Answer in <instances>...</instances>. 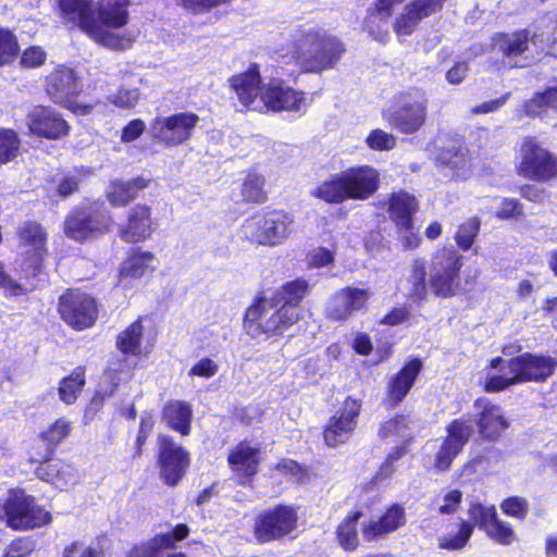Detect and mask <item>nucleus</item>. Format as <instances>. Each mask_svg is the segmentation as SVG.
<instances>
[{
	"instance_id": "obj_30",
	"label": "nucleus",
	"mask_w": 557,
	"mask_h": 557,
	"mask_svg": "<svg viewBox=\"0 0 557 557\" xmlns=\"http://www.w3.org/2000/svg\"><path fill=\"white\" fill-rule=\"evenodd\" d=\"M144 317H138L115 337V347L125 360H140L151 352L152 345L145 341Z\"/></svg>"
},
{
	"instance_id": "obj_54",
	"label": "nucleus",
	"mask_w": 557,
	"mask_h": 557,
	"mask_svg": "<svg viewBox=\"0 0 557 557\" xmlns=\"http://www.w3.org/2000/svg\"><path fill=\"white\" fill-rule=\"evenodd\" d=\"M444 164L451 171V178L455 180L466 178L471 166L469 156L461 151L450 153Z\"/></svg>"
},
{
	"instance_id": "obj_3",
	"label": "nucleus",
	"mask_w": 557,
	"mask_h": 557,
	"mask_svg": "<svg viewBox=\"0 0 557 557\" xmlns=\"http://www.w3.org/2000/svg\"><path fill=\"white\" fill-rule=\"evenodd\" d=\"M132 0H57L54 10L61 23L84 33L95 42L115 50L132 46L134 38L113 33L129 22Z\"/></svg>"
},
{
	"instance_id": "obj_44",
	"label": "nucleus",
	"mask_w": 557,
	"mask_h": 557,
	"mask_svg": "<svg viewBox=\"0 0 557 557\" xmlns=\"http://www.w3.org/2000/svg\"><path fill=\"white\" fill-rule=\"evenodd\" d=\"M409 430V414L398 412L380 423L377 436L382 441L396 440Z\"/></svg>"
},
{
	"instance_id": "obj_25",
	"label": "nucleus",
	"mask_w": 557,
	"mask_h": 557,
	"mask_svg": "<svg viewBox=\"0 0 557 557\" xmlns=\"http://www.w3.org/2000/svg\"><path fill=\"white\" fill-rule=\"evenodd\" d=\"M154 231L151 207L136 203L127 210L125 221L119 227V237L126 244L136 245L150 239Z\"/></svg>"
},
{
	"instance_id": "obj_38",
	"label": "nucleus",
	"mask_w": 557,
	"mask_h": 557,
	"mask_svg": "<svg viewBox=\"0 0 557 557\" xmlns=\"http://www.w3.org/2000/svg\"><path fill=\"white\" fill-rule=\"evenodd\" d=\"M362 516L361 509L354 508L347 512L336 527L335 539L344 552L351 553L359 547L358 521Z\"/></svg>"
},
{
	"instance_id": "obj_27",
	"label": "nucleus",
	"mask_w": 557,
	"mask_h": 557,
	"mask_svg": "<svg viewBox=\"0 0 557 557\" xmlns=\"http://www.w3.org/2000/svg\"><path fill=\"white\" fill-rule=\"evenodd\" d=\"M306 100L301 90H296L285 84L283 79L270 78L262 92V104L271 112L299 111Z\"/></svg>"
},
{
	"instance_id": "obj_60",
	"label": "nucleus",
	"mask_w": 557,
	"mask_h": 557,
	"mask_svg": "<svg viewBox=\"0 0 557 557\" xmlns=\"http://www.w3.org/2000/svg\"><path fill=\"white\" fill-rule=\"evenodd\" d=\"M219 366L210 358H201L188 371L190 377L198 376L209 379L218 373Z\"/></svg>"
},
{
	"instance_id": "obj_42",
	"label": "nucleus",
	"mask_w": 557,
	"mask_h": 557,
	"mask_svg": "<svg viewBox=\"0 0 557 557\" xmlns=\"http://www.w3.org/2000/svg\"><path fill=\"white\" fill-rule=\"evenodd\" d=\"M549 109L557 111V86L534 92L522 103V111L529 117L546 114Z\"/></svg>"
},
{
	"instance_id": "obj_52",
	"label": "nucleus",
	"mask_w": 557,
	"mask_h": 557,
	"mask_svg": "<svg viewBox=\"0 0 557 557\" xmlns=\"http://www.w3.org/2000/svg\"><path fill=\"white\" fill-rule=\"evenodd\" d=\"M338 292L345 299L351 312L359 311L366 308L367 302L370 298V292L367 288L346 286L344 288H341Z\"/></svg>"
},
{
	"instance_id": "obj_32",
	"label": "nucleus",
	"mask_w": 557,
	"mask_h": 557,
	"mask_svg": "<svg viewBox=\"0 0 557 557\" xmlns=\"http://www.w3.org/2000/svg\"><path fill=\"white\" fill-rule=\"evenodd\" d=\"M406 510L404 505L394 503L388 506L377 520L364 523L361 533L366 542L384 537L406 524Z\"/></svg>"
},
{
	"instance_id": "obj_11",
	"label": "nucleus",
	"mask_w": 557,
	"mask_h": 557,
	"mask_svg": "<svg viewBox=\"0 0 557 557\" xmlns=\"http://www.w3.org/2000/svg\"><path fill=\"white\" fill-rule=\"evenodd\" d=\"M294 222V216L282 209L257 211L243 222L242 233L251 244L274 247L290 236Z\"/></svg>"
},
{
	"instance_id": "obj_61",
	"label": "nucleus",
	"mask_w": 557,
	"mask_h": 557,
	"mask_svg": "<svg viewBox=\"0 0 557 557\" xmlns=\"http://www.w3.org/2000/svg\"><path fill=\"white\" fill-rule=\"evenodd\" d=\"M443 505L437 509L440 515H454L462 503V492L458 488L450 490L443 497Z\"/></svg>"
},
{
	"instance_id": "obj_50",
	"label": "nucleus",
	"mask_w": 557,
	"mask_h": 557,
	"mask_svg": "<svg viewBox=\"0 0 557 557\" xmlns=\"http://www.w3.org/2000/svg\"><path fill=\"white\" fill-rule=\"evenodd\" d=\"M367 146L374 151H388L396 147L397 139L381 128L372 129L366 138Z\"/></svg>"
},
{
	"instance_id": "obj_24",
	"label": "nucleus",
	"mask_w": 557,
	"mask_h": 557,
	"mask_svg": "<svg viewBox=\"0 0 557 557\" xmlns=\"http://www.w3.org/2000/svg\"><path fill=\"white\" fill-rule=\"evenodd\" d=\"M262 456L259 446L249 441L238 442L227 454V465L239 485H251L260 470Z\"/></svg>"
},
{
	"instance_id": "obj_15",
	"label": "nucleus",
	"mask_w": 557,
	"mask_h": 557,
	"mask_svg": "<svg viewBox=\"0 0 557 557\" xmlns=\"http://www.w3.org/2000/svg\"><path fill=\"white\" fill-rule=\"evenodd\" d=\"M57 311L69 327L82 332L96 325L100 305L92 295L81 288H66L58 299Z\"/></svg>"
},
{
	"instance_id": "obj_1",
	"label": "nucleus",
	"mask_w": 557,
	"mask_h": 557,
	"mask_svg": "<svg viewBox=\"0 0 557 557\" xmlns=\"http://www.w3.org/2000/svg\"><path fill=\"white\" fill-rule=\"evenodd\" d=\"M473 409L471 417L461 416L445 425V436L433 458L435 472L449 471L472 438L479 444L493 446L507 437L511 421L498 404L487 397H478L473 400Z\"/></svg>"
},
{
	"instance_id": "obj_34",
	"label": "nucleus",
	"mask_w": 557,
	"mask_h": 557,
	"mask_svg": "<svg viewBox=\"0 0 557 557\" xmlns=\"http://www.w3.org/2000/svg\"><path fill=\"white\" fill-rule=\"evenodd\" d=\"M161 421L164 425L178 433L181 436H188L191 432L193 407L182 399H170L161 409Z\"/></svg>"
},
{
	"instance_id": "obj_37",
	"label": "nucleus",
	"mask_w": 557,
	"mask_h": 557,
	"mask_svg": "<svg viewBox=\"0 0 557 557\" xmlns=\"http://www.w3.org/2000/svg\"><path fill=\"white\" fill-rule=\"evenodd\" d=\"M267 180L256 170H248L238 186L236 202L245 205H263L268 201Z\"/></svg>"
},
{
	"instance_id": "obj_6",
	"label": "nucleus",
	"mask_w": 557,
	"mask_h": 557,
	"mask_svg": "<svg viewBox=\"0 0 557 557\" xmlns=\"http://www.w3.org/2000/svg\"><path fill=\"white\" fill-rule=\"evenodd\" d=\"M502 366H505L508 372L487 375L482 383L483 392L496 394L519 384L544 383L555 373L557 359L546 354L524 351L507 360L496 356L487 363L491 370Z\"/></svg>"
},
{
	"instance_id": "obj_62",
	"label": "nucleus",
	"mask_w": 557,
	"mask_h": 557,
	"mask_svg": "<svg viewBox=\"0 0 557 557\" xmlns=\"http://www.w3.org/2000/svg\"><path fill=\"white\" fill-rule=\"evenodd\" d=\"M139 99L138 89H119L111 98V102L119 108L131 109Z\"/></svg>"
},
{
	"instance_id": "obj_21",
	"label": "nucleus",
	"mask_w": 557,
	"mask_h": 557,
	"mask_svg": "<svg viewBox=\"0 0 557 557\" xmlns=\"http://www.w3.org/2000/svg\"><path fill=\"white\" fill-rule=\"evenodd\" d=\"M199 116L194 112H180L166 117L157 116L151 121L152 137L166 147H175L187 141L193 134Z\"/></svg>"
},
{
	"instance_id": "obj_64",
	"label": "nucleus",
	"mask_w": 557,
	"mask_h": 557,
	"mask_svg": "<svg viewBox=\"0 0 557 557\" xmlns=\"http://www.w3.org/2000/svg\"><path fill=\"white\" fill-rule=\"evenodd\" d=\"M146 129L145 122L140 119L129 121L121 131V141L132 143L139 138Z\"/></svg>"
},
{
	"instance_id": "obj_8",
	"label": "nucleus",
	"mask_w": 557,
	"mask_h": 557,
	"mask_svg": "<svg viewBox=\"0 0 557 557\" xmlns=\"http://www.w3.org/2000/svg\"><path fill=\"white\" fill-rule=\"evenodd\" d=\"M380 187V174L371 165H352L331 174L319 183L310 195L327 205H341L347 200L364 201Z\"/></svg>"
},
{
	"instance_id": "obj_33",
	"label": "nucleus",
	"mask_w": 557,
	"mask_h": 557,
	"mask_svg": "<svg viewBox=\"0 0 557 557\" xmlns=\"http://www.w3.org/2000/svg\"><path fill=\"white\" fill-rule=\"evenodd\" d=\"M228 83L244 108L255 109V102L258 99L262 100L265 83H263L260 72H238L230 77Z\"/></svg>"
},
{
	"instance_id": "obj_20",
	"label": "nucleus",
	"mask_w": 557,
	"mask_h": 557,
	"mask_svg": "<svg viewBox=\"0 0 557 557\" xmlns=\"http://www.w3.org/2000/svg\"><path fill=\"white\" fill-rule=\"evenodd\" d=\"M15 234L18 245L26 249L27 268L34 275L41 273L49 256V235L46 227L36 220H26L17 226Z\"/></svg>"
},
{
	"instance_id": "obj_23",
	"label": "nucleus",
	"mask_w": 557,
	"mask_h": 557,
	"mask_svg": "<svg viewBox=\"0 0 557 557\" xmlns=\"http://www.w3.org/2000/svg\"><path fill=\"white\" fill-rule=\"evenodd\" d=\"M29 135L47 140H59L70 134L71 126L63 115L46 106H38L27 114Z\"/></svg>"
},
{
	"instance_id": "obj_36",
	"label": "nucleus",
	"mask_w": 557,
	"mask_h": 557,
	"mask_svg": "<svg viewBox=\"0 0 557 557\" xmlns=\"http://www.w3.org/2000/svg\"><path fill=\"white\" fill-rule=\"evenodd\" d=\"M150 180L137 176L128 181L113 180L109 184L107 200L114 208L126 207L137 198L138 193L149 186Z\"/></svg>"
},
{
	"instance_id": "obj_22",
	"label": "nucleus",
	"mask_w": 557,
	"mask_h": 557,
	"mask_svg": "<svg viewBox=\"0 0 557 557\" xmlns=\"http://www.w3.org/2000/svg\"><path fill=\"white\" fill-rule=\"evenodd\" d=\"M423 361L419 357H410L401 368L386 382L384 404L387 409L399 406L416 385L422 370Z\"/></svg>"
},
{
	"instance_id": "obj_49",
	"label": "nucleus",
	"mask_w": 557,
	"mask_h": 557,
	"mask_svg": "<svg viewBox=\"0 0 557 557\" xmlns=\"http://www.w3.org/2000/svg\"><path fill=\"white\" fill-rule=\"evenodd\" d=\"M175 4L190 14H206L211 10L230 4L233 0H174Z\"/></svg>"
},
{
	"instance_id": "obj_46",
	"label": "nucleus",
	"mask_w": 557,
	"mask_h": 557,
	"mask_svg": "<svg viewBox=\"0 0 557 557\" xmlns=\"http://www.w3.org/2000/svg\"><path fill=\"white\" fill-rule=\"evenodd\" d=\"M480 228L481 220L476 215L471 216L463 223L459 224L454 236L457 248L461 251H468L474 244Z\"/></svg>"
},
{
	"instance_id": "obj_18",
	"label": "nucleus",
	"mask_w": 557,
	"mask_h": 557,
	"mask_svg": "<svg viewBox=\"0 0 557 557\" xmlns=\"http://www.w3.org/2000/svg\"><path fill=\"white\" fill-rule=\"evenodd\" d=\"M46 92L55 104L76 115L91 113L99 103V100L83 99L76 72H51L46 77Z\"/></svg>"
},
{
	"instance_id": "obj_17",
	"label": "nucleus",
	"mask_w": 557,
	"mask_h": 557,
	"mask_svg": "<svg viewBox=\"0 0 557 557\" xmlns=\"http://www.w3.org/2000/svg\"><path fill=\"white\" fill-rule=\"evenodd\" d=\"M156 465L161 482L171 488L176 487L187 475L191 456L187 448L168 434L157 437Z\"/></svg>"
},
{
	"instance_id": "obj_4",
	"label": "nucleus",
	"mask_w": 557,
	"mask_h": 557,
	"mask_svg": "<svg viewBox=\"0 0 557 557\" xmlns=\"http://www.w3.org/2000/svg\"><path fill=\"white\" fill-rule=\"evenodd\" d=\"M406 0H374L367 9L363 29L380 41L389 35L387 25L395 7ZM448 0H408L393 20L392 27L397 37L411 36L423 20L440 14Z\"/></svg>"
},
{
	"instance_id": "obj_12",
	"label": "nucleus",
	"mask_w": 557,
	"mask_h": 557,
	"mask_svg": "<svg viewBox=\"0 0 557 557\" xmlns=\"http://www.w3.org/2000/svg\"><path fill=\"white\" fill-rule=\"evenodd\" d=\"M2 519L13 531H29L48 525L52 516L35 496L23 488H11L2 504Z\"/></svg>"
},
{
	"instance_id": "obj_2",
	"label": "nucleus",
	"mask_w": 557,
	"mask_h": 557,
	"mask_svg": "<svg viewBox=\"0 0 557 557\" xmlns=\"http://www.w3.org/2000/svg\"><path fill=\"white\" fill-rule=\"evenodd\" d=\"M311 292L304 277L283 283L271 295L259 290L243 314V331L251 338L283 337L301 319L300 305Z\"/></svg>"
},
{
	"instance_id": "obj_26",
	"label": "nucleus",
	"mask_w": 557,
	"mask_h": 557,
	"mask_svg": "<svg viewBox=\"0 0 557 557\" xmlns=\"http://www.w3.org/2000/svg\"><path fill=\"white\" fill-rule=\"evenodd\" d=\"M308 52L317 70L335 66L345 53L344 42L335 36L321 30H310L307 34Z\"/></svg>"
},
{
	"instance_id": "obj_14",
	"label": "nucleus",
	"mask_w": 557,
	"mask_h": 557,
	"mask_svg": "<svg viewBox=\"0 0 557 557\" xmlns=\"http://www.w3.org/2000/svg\"><path fill=\"white\" fill-rule=\"evenodd\" d=\"M113 219L107 211L87 206H74L64 216L62 232L77 244L99 239L111 232Z\"/></svg>"
},
{
	"instance_id": "obj_40",
	"label": "nucleus",
	"mask_w": 557,
	"mask_h": 557,
	"mask_svg": "<svg viewBox=\"0 0 557 557\" xmlns=\"http://www.w3.org/2000/svg\"><path fill=\"white\" fill-rule=\"evenodd\" d=\"M154 423L156 421L152 412H143L139 419L135 442L127 454L121 459L123 465L129 468L136 460L143 457L147 442L153 431Z\"/></svg>"
},
{
	"instance_id": "obj_39",
	"label": "nucleus",
	"mask_w": 557,
	"mask_h": 557,
	"mask_svg": "<svg viewBox=\"0 0 557 557\" xmlns=\"http://www.w3.org/2000/svg\"><path fill=\"white\" fill-rule=\"evenodd\" d=\"M154 423L156 421L152 412H143L139 419L135 442L127 454L121 459L123 465L129 468L136 460L143 457L147 442L153 431Z\"/></svg>"
},
{
	"instance_id": "obj_29",
	"label": "nucleus",
	"mask_w": 557,
	"mask_h": 557,
	"mask_svg": "<svg viewBox=\"0 0 557 557\" xmlns=\"http://www.w3.org/2000/svg\"><path fill=\"white\" fill-rule=\"evenodd\" d=\"M154 259L156 256L151 251L143 250L140 247L131 248L119 265L116 285L127 288L147 273L153 272Z\"/></svg>"
},
{
	"instance_id": "obj_31",
	"label": "nucleus",
	"mask_w": 557,
	"mask_h": 557,
	"mask_svg": "<svg viewBox=\"0 0 557 557\" xmlns=\"http://www.w3.org/2000/svg\"><path fill=\"white\" fill-rule=\"evenodd\" d=\"M388 219L394 223L396 230L413 228L414 215L419 211L418 198L405 189L393 191L386 201Z\"/></svg>"
},
{
	"instance_id": "obj_57",
	"label": "nucleus",
	"mask_w": 557,
	"mask_h": 557,
	"mask_svg": "<svg viewBox=\"0 0 557 557\" xmlns=\"http://www.w3.org/2000/svg\"><path fill=\"white\" fill-rule=\"evenodd\" d=\"M0 288L4 290L7 296H23L28 289L22 284L14 281L5 271L3 262L0 261Z\"/></svg>"
},
{
	"instance_id": "obj_48",
	"label": "nucleus",
	"mask_w": 557,
	"mask_h": 557,
	"mask_svg": "<svg viewBox=\"0 0 557 557\" xmlns=\"http://www.w3.org/2000/svg\"><path fill=\"white\" fill-rule=\"evenodd\" d=\"M499 508L505 516L521 522L529 516L530 504L525 497L513 495L505 497L500 502Z\"/></svg>"
},
{
	"instance_id": "obj_19",
	"label": "nucleus",
	"mask_w": 557,
	"mask_h": 557,
	"mask_svg": "<svg viewBox=\"0 0 557 557\" xmlns=\"http://www.w3.org/2000/svg\"><path fill=\"white\" fill-rule=\"evenodd\" d=\"M360 399L346 396L341 407L329 417L322 429V438L325 446L336 448L348 443L354 435L358 418L361 413Z\"/></svg>"
},
{
	"instance_id": "obj_16",
	"label": "nucleus",
	"mask_w": 557,
	"mask_h": 557,
	"mask_svg": "<svg viewBox=\"0 0 557 557\" xmlns=\"http://www.w3.org/2000/svg\"><path fill=\"white\" fill-rule=\"evenodd\" d=\"M516 173L525 180L546 183L557 178V157L544 148L535 136H525L520 144Z\"/></svg>"
},
{
	"instance_id": "obj_43",
	"label": "nucleus",
	"mask_w": 557,
	"mask_h": 557,
	"mask_svg": "<svg viewBox=\"0 0 557 557\" xmlns=\"http://www.w3.org/2000/svg\"><path fill=\"white\" fill-rule=\"evenodd\" d=\"M20 55V42L13 29L0 26V67L12 65Z\"/></svg>"
},
{
	"instance_id": "obj_5",
	"label": "nucleus",
	"mask_w": 557,
	"mask_h": 557,
	"mask_svg": "<svg viewBox=\"0 0 557 557\" xmlns=\"http://www.w3.org/2000/svg\"><path fill=\"white\" fill-rule=\"evenodd\" d=\"M469 519H459L454 523L456 531L448 532L437 539L440 549L460 552L468 546L478 528L493 543L510 546L518 541L513 525L499 518L496 506L481 502H471L468 506Z\"/></svg>"
},
{
	"instance_id": "obj_41",
	"label": "nucleus",
	"mask_w": 557,
	"mask_h": 557,
	"mask_svg": "<svg viewBox=\"0 0 557 557\" xmlns=\"http://www.w3.org/2000/svg\"><path fill=\"white\" fill-rule=\"evenodd\" d=\"M86 384V368L76 367L69 375L62 377L59 382V398L65 405H73L79 397Z\"/></svg>"
},
{
	"instance_id": "obj_51",
	"label": "nucleus",
	"mask_w": 557,
	"mask_h": 557,
	"mask_svg": "<svg viewBox=\"0 0 557 557\" xmlns=\"http://www.w3.org/2000/svg\"><path fill=\"white\" fill-rule=\"evenodd\" d=\"M352 312L343 296L339 292L335 293L325 309V318L329 321L343 322L348 320Z\"/></svg>"
},
{
	"instance_id": "obj_63",
	"label": "nucleus",
	"mask_w": 557,
	"mask_h": 557,
	"mask_svg": "<svg viewBox=\"0 0 557 557\" xmlns=\"http://www.w3.org/2000/svg\"><path fill=\"white\" fill-rule=\"evenodd\" d=\"M334 251L325 247H318L309 252V263L312 268H323L334 262Z\"/></svg>"
},
{
	"instance_id": "obj_35",
	"label": "nucleus",
	"mask_w": 557,
	"mask_h": 557,
	"mask_svg": "<svg viewBox=\"0 0 557 557\" xmlns=\"http://www.w3.org/2000/svg\"><path fill=\"white\" fill-rule=\"evenodd\" d=\"M532 38L531 32L528 28H522L512 33H495L492 42L504 58L515 59L529 50Z\"/></svg>"
},
{
	"instance_id": "obj_55",
	"label": "nucleus",
	"mask_w": 557,
	"mask_h": 557,
	"mask_svg": "<svg viewBox=\"0 0 557 557\" xmlns=\"http://www.w3.org/2000/svg\"><path fill=\"white\" fill-rule=\"evenodd\" d=\"M20 64L26 69H36L45 64L47 53L40 46H29L20 51Z\"/></svg>"
},
{
	"instance_id": "obj_53",
	"label": "nucleus",
	"mask_w": 557,
	"mask_h": 557,
	"mask_svg": "<svg viewBox=\"0 0 557 557\" xmlns=\"http://www.w3.org/2000/svg\"><path fill=\"white\" fill-rule=\"evenodd\" d=\"M35 548L36 542L32 536H18L8 544L1 557H28Z\"/></svg>"
},
{
	"instance_id": "obj_10",
	"label": "nucleus",
	"mask_w": 557,
	"mask_h": 557,
	"mask_svg": "<svg viewBox=\"0 0 557 557\" xmlns=\"http://www.w3.org/2000/svg\"><path fill=\"white\" fill-rule=\"evenodd\" d=\"M462 267L463 256L454 246H442L431 255L429 287L435 298L449 299L465 294Z\"/></svg>"
},
{
	"instance_id": "obj_28",
	"label": "nucleus",
	"mask_w": 557,
	"mask_h": 557,
	"mask_svg": "<svg viewBox=\"0 0 557 557\" xmlns=\"http://www.w3.org/2000/svg\"><path fill=\"white\" fill-rule=\"evenodd\" d=\"M189 534L190 528L186 523H177L171 531L158 533L147 541L133 545L126 557H161L164 550L175 549Z\"/></svg>"
},
{
	"instance_id": "obj_9",
	"label": "nucleus",
	"mask_w": 557,
	"mask_h": 557,
	"mask_svg": "<svg viewBox=\"0 0 557 557\" xmlns=\"http://www.w3.org/2000/svg\"><path fill=\"white\" fill-rule=\"evenodd\" d=\"M428 107L426 92L411 87L394 96L392 106L382 111V119L397 133L412 135L425 125Z\"/></svg>"
},
{
	"instance_id": "obj_59",
	"label": "nucleus",
	"mask_w": 557,
	"mask_h": 557,
	"mask_svg": "<svg viewBox=\"0 0 557 557\" xmlns=\"http://www.w3.org/2000/svg\"><path fill=\"white\" fill-rule=\"evenodd\" d=\"M511 92H505L500 97L484 101L470 109V113L473 115L494 113L500 110L506 102L509 100Z\"/></svg>"
},
{
	"instance_id": "obj_7",
	"label": "nucleus",
	"mask_w": 557,
	"mask_h": 557,
	"mask_svg": "<svg viewBox=\"0 0 557 557\" xmlns=\"http://www.w3.org/2000/svg\"><path fill=\"white\" fill-rule=\"evenodd\" d=\"M72 423L65 417L58 418L34 436L26 447V460L34 465L35 475L48 483L65 481L73 470L71 463L57 458V449L71 434Z\"/></svg>"
},
{
	"instance_id": "obj_47",
	"label": "nucleus",
	"mask_w": 557,
	"mask_h": 557,
	"mask_svg": "<svg viewBox=\"0 0 557 557\" xmlns=\"http://www.w3.org/2000/svg\"><path fill=\"white\" fill-rule=\"evenodd\" d=\"M494 218L498 221H522L527 218L524 205L516 197H503Z\"/></svg>"
},
{
	"instance_id": "obj_45",
	"label": "nucleus",
	"mask_w": 557,
	"mask_h": 557,
	"mask_svg": "<svg viewBox=\"0 0 557 557\" xmlns=\"http://www.w3.org/2000/svg\"><path fill=\"white\" fill-rule=\"evenodd\" d=\"M21 150V139L13 128L0 127V166L13 161Z\"/></svg>"
},
{
	"instance_id": "obj_56",
	"label": "nucleus",
	"mask_w": 557,
	"mask_h": 557,
	"mask_svg": "<svg viewBox=\"0 0 557 557\" xmlns=\"http://www.w3.org/2000/svg\"><path fill=\"white\" fill-rule=\"evenodd\" d=\"M412 318L410 309L405 306H396L388 310L380 320V324L387 326H397L409 322Z\"/></svg>"
},
{
	"instance_id": "obj_13",
	"label": "nucleus",
	"mask_w": 557,
	"mask_h": 557,
	"mask_svg": "<svg viewBox=\"0 0 557 557\" xmlns=\"http://www.w3.org/2000/svg\"><path fill=\"white\" fill-rule=\"evenodd\" d=\"M299 525L298 508L292 504H275L260 510L253 518L252 535L258 544L293 537Z\"/></svg>"
},
{
	"instance_id": "obj_58",
	"label": "nucleus",
	"mask_w": 557,
	"mask_h": 557,
	"mask_svg": "<svg viewBox=\"0 0 557 557\" xmlns=\"http://www.w3.org/2000/svg\"><path fill=\"white\" fill-rule=\"evenodd\" d=\"M100 554L96 547L73 541L64 546L61 557H99Z\"/></svg>"
}]
</instances>
